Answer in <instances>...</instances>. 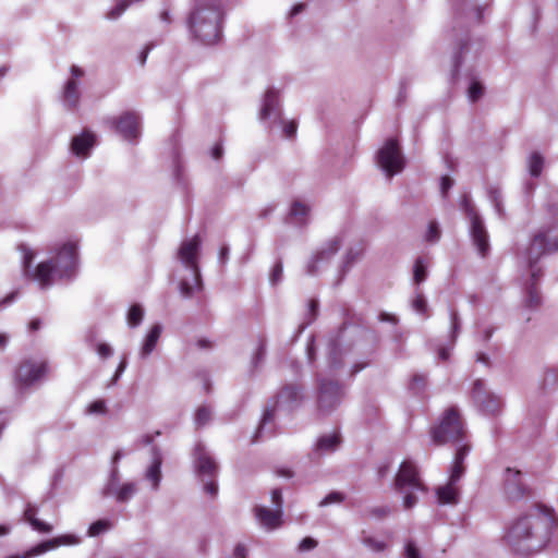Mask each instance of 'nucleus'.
<instances>
[{
  "label": "nucleus",
  "mask_w": 558,
  "mask_h": 558,
  "mask_svg": "<svg viewBox=\"0 0 558 558\" xmlns=\"http://www.w3.org/2000/svg\"><path fill=\"white\" fill-rule=\"evenodd\" d=\"M555 517L547 507H534L513 520L506 529L504 541L523 556L541 551L549 542Z\"/></svg>",
  "instance_id": "nucleus-1"
},
{
  "label": "nucleus",
  "mask_w": 558,
  "mask_h": 558,
  "mask_svg": "<svg viewBox=\"0 0 558 558\" xmlns=\"http://www.w3.org/2000/svg\"><path fill=\"white\" fill-rule=\"evenodd\" d=\"M20 250L25 275L37 282L41 289L49 288L57 279L72 278L76 272L77 245L75 242L63 243L58 247L54 257L39 263L33 270L31 265L35 253L26 245H21Z\"/></svg>",
  "instance_id": "nucleus-2"
},
{
  "label": "nucleus",
  "mask_w": 558,
  "mask_h": 558,
  "mask_svg": "<svg viewBox=\"0 0 558 558\" xmlns=\"http://www.w3.org/2000/svg\"><path fill=\"white\" fill-rule=\"evenodd\" d=\"M221 16L219 0H194L186 19L191 36L205 45L216 44L221 35Z\"/></svg>",
  "instance_id": "nucleus-3"
},
{
  "label": "nucleus",
  "mask_w": 558,
  "mask_h": 558,
  "mask_svg": "<svg viewBox=\"0 0 558 558\" xmlns=\"http://www.w3.org/2000/svg\"><path fill=\"white\" fill-rule=\"evenodd\" d=\"M199 246L201 240L195 235L184 240L178 251L181 267L187 271V276L182 277L179 284L180 293L184 298H191L202 287L198 267Z\"/></svg>",
  "instance_id": "nucleus-4"
},
{
  "label": "nucleus",
  "mask_w": 558,
  "mask_h": 558,
  "mask_svg": "<svg viewBox=\"0 0 558 558\" xmlns=\"http://www.w3.org/2000/svg\"><path fill=\"white\" fill-rule=\"evenodd\" d=\"M396 490L403 497V507L410 509L417 504L418 496L425 493L416 465L405 460L401 463L395 480Z\"/></svg>",
  "instance_id": "nucleus-5"
},
{
  "label": "nucleus",
  "mask_w": 558,
  "mask_h": 558,
  "mask_svg": "<svg viewBox=\"0 0 558 558\" xmlns=\"http://www.w3.org/2000/svg\"><path fill=\"white\" fill-rule=\"evenodd\" d=\"M259 120L267 128H271L276 124L282 125L283 134L288 138H292L296 133L295 121L286 122L281 118L279 93L274 88L267 89L263 97Z\"/></svg>",
  "instance_id": "nucleus-6"
},
{
  "label": "nucleus",
  "mask_w": 558,
  "mask_h": 558,
  "mask_svg": "<svg viewBox=\"0 0 558 558\" xmlns=\"http://www.w3.org/2000/svg\"><path fill=\"white\" fill-rule=\"evenodd\" d=\"M470 449L466 445L459 446L457 448V452L454 456V460L452 463L449 482L445 486H440L437 488V498L438 502L441 505H452L457 504L458 496H459V489L457 487L458 481L461 478L464 466L463 462L465 457L468 456Z\"/></svg>",
  "instance_id": "nucleus-7"
},
{
  "label": "nucleus",
  "mask_w": 558,
  "mask_h": 558,
  "mask_svg": "<svg viewBox=\"0 0 558 558\" xmlns=\"http://www.w3.org/2000/svg\"><path fill=\"white\" fill-rule=\"evenodd\" d=\"M462 435L463 423L454 408H449L444 413L439 425L432 433L434 442L438 445L458 441Z\"/></svg>",
  "instance_id": "nucleus-8"
},
{
  "label": "nucleus",
  "mask_w": 558,
  "mask_h": 558,
  "mask_svg": "<svg viewBox=\"0 0 558 558\" xmlns=\"http://www.w3.org/2000/svg\"><path fill=\"white\" fill-rule=\"evenodd\" d=\"M558 251V229L550 226L539 230L524 252V259L532 266L543 254Z\"/></svg>",
  "instance_id": "nucleus-9"
},
{
  "label": "nucleus",
  "mask_w": 558,
  "mask_h": 558,
  "mask_svg": "<svg viewBox=\"0 0 558 558\" xmlns=\"http://www.w3.org/2000/svg\"><path fill=\"white\" fill-rule=\"evenodd\" d=\"M460 206L470 219V234L472 241L478 253L484 257L489 251L488 234L484 223L468 196L462 198Z\"/></svg>",
  "instance_id": "nucleus-10"
},
{
  "label": "nucleus",
  "mask_w": 558,
  "mask_h": 558,
  "mask_svg": "<svg viewBox=\"0 0 558 558\" xmlns=\"http://www.w3.org/2000/svg\"><path fill=\"white\" fill-rule=\"evenodd\" d=\"M377 163L389 178L399 173L404 166L403 156L395 140H388L378 150Z\"/></svg>",
  "instance_id": "nucleus-11"
},
{
  "label": "nucleus",
  "mask_w": 558,
  "mask_h": 558,
  "mask_svg": "<svg viewBox=\"0 0 558 558\" xmlns=\"http://www.w3.org/2000/svg\"><path fill=\"white\" fill-rule=\"evenodd\" d=\"M271 501L275 510L259 506L255 508V517L258 524L266 531H274L282 525V494L280 489L271 492Z\"/></svg>",
  "instance_id": "nucleus-12"
},
{
  "label": "nucleus",
  "mask_w": 558,
  "mask_h": 558,
  "mask_svg": "<svg viewBox=\"0 0 558 558\" xmlns=\"http://www.w3.org/2000/svg\"><path fill=\"white\" fill-rule=\"evenodd\" d=\"M48 372L44 360H25L15 371V381L20 388H27L38 383Z\"/></svg>",
  "instance_id": "nucleus-13"
},
{
  "label": "nucleus",
  "mask_w": 558,
  "mask_h": 558,
  "mask_svg": "<svg viewBox=\"0 0 558 558\" xmlns=\"http://www.w3.org/2000/svg\"><path fill=\"white\" fill-rule=\"evenodd\" d=\"M137 492V485L134 482H119V470L112 468L109 480L102 488L105 497H113L118 502L129 501Z\"/></svg>",
  "instance_id": "nucleus-14"
},
{
  "label": "nucleus",
  "mask_w": 558,
  "mask_h": 558,
  "mask_svg": "<svg viewBox=\"0 0 558 558\" xmlns=\"http://www.w3.org/2000/svg\"><path fill=\"white\" fill-rule=\"evenodd\" d=\"M82 542V538L75 534H62L49 541H45L36 546L29 548L20 555H12L7 558H35L49 550L56 549L60 546H75Z\"/></svg>",
  "instance_id": "nucleus-15"
},
{
  "label": "nucleus",
  "mask_w": 558,
  "mask_h": 558,
  "mask_svg": "<svg viewBox=\"0 0 558 558\" xmlns=\"http://www.w3.org/2000/svg\"><path fill=\"white\" fill-rule=\"evenodd\" d=\"M343 397V390L332 380H320L318 393V410L322 414H327L336 409Z\"/></svg>",
  "instance_id": "nucleus-16"
},
{
  "label": "nucleus",
  "mask_w": 558,
  "mask_h": 558,
  "mask_svg": "<svg viewBox=\"0 0 558 558\" xmlns=\"http://www.w3.org/2000/svg\"><path fill=\"white\" fill-rule=\"evenodd\" d=\"M108 123L119 133L124 140L132 142L140 136L141 121L135 112H124L119 118H111Z\"/></svg>",
  "instance_id": "nucleus-17"
},
{
  "label": "nucleus",
  "mask_w": 558,
  "mask_h": 558,
  "mask_svg": "<svg viewBox=\"0 0 558 558\" xmlns=\"http://www.w3.org/2000/svg\"><path fill=\"white\" fill-rule=\"evenodd\" d=\"M472 397L476 407L484 414H494L500 409V398L488 392L485 389V385L482 380L474 381L472 388Z\"/></svg>",
  "instance_id": "nucleus-18"
},
{
  "label": "nucleus",
  "mask_w": 558,
  "mask_h": 558,
  "mask_svg": "<svg viewBox=\"0 0 558 558\" xmlns=\"http://www.w3.org/2000/svg\"><path fill=\"white\" fill-rule=\"evenodd\" d=\"M342 243L341 236H335L322 245V247L313 255L307 265V272L316 275L325 264L338 252Z\"/></svg>",
  "instance_id": "nucleus-19"
},
{
  "label": "nucleus",
  "mask_w": 558,
  "mask_h": 558,
  "mask_svg": "<svg viewBox=\"0 0 558 558\" xmlns=\"http://www.w3.org/2000/svg\"><path fill=\"white\" fill-rule=\"evenodd\" d=\"M300 398H301V392L296 387L289 386V387H286L284 389H282L280 391V393L278 395L276 408L267 409L264 412L262 423H260V428H259L258 433H262V430L265 428V426L268 423L272 422L276 409H281V408L289 409L293 404H295L300 400Z\"/></svg>",
  "instance_id": "nucleus-20"
},
{
  "label": "nucleus",
  "mask_w": 558,
  "mask_h": 558,
  "mask_svg": "<svg viewBox=\"0 0 558 558\" xmlns=\"http://www.w3.org/2000/svg\"><path fill=\"white\" fill-rule=\"evenodd\" d=\"M84 76V70L77 65L70 69V77L63 88V104L69 108H75L80 101V85Z\"/></svg>",
  "instance_id": "nucleus-21"
},
{
  "label": "nucleus",
  "mask_w": 558,
  "mask_h": 558,
  "mask_svg": "<svg viewBox=\"0 0 558 558\" xmlns=\"http://www.w3.org/2000/svg\"><path fill=\"white\" fill-rule=\"evenodd\" d=\"M194 462L198 475L206 477H216L218 466L211 456L202 444H196L194 448Z\"/></svg>",
  "instance_id": "nucleus-22"
},
{
  "label": "nucleus",
  "mask_w": 558,
  "mask_h": 558,
  "mask_svg": "<svg viewBox=\"0 0 558 558\" xmlns=\"http://www.w3.org/2000/svg\"><path fill=\"white\" fill-rule=\"evenodd\" d=\"M505 492L510 499H519L525 493L523 475L519 470L508 468L505 471Z\"/></svg>",
  "instance_id": "nucleus-23"
},
{
  "label": "nucleus",
  "mask_w": 558,
  "mask_h": 558,
  "mask_svg": "<svg viewBox=\"0 0 558 558\" xmlns=\"http://www.w3.org/2000/svg\"><path fill=\"white\" fill-rule=\"evenodd\" d=\"M163 327L161 324H154L144 336L138 357L142 360H146L156 349L157 343L161 337Z\"/></svg>",
  "instance_id": "nucleus-24"
},
{
  "label": "nucleus",
  "mask_w": 558,
  "mask_h": 558,
  "mask_svg": "<svg viewBox=\"0 0 558 558\" xmlns=\"http://www.w3.org/2000/svg\"><path fill=\"white\" fill-rule=\"evenodd\" d=\"M95 143V135L90 132L84 131L73 137L71 143V151L76 157L86 158L89 156V151L94 147Z\"/></svg>",
  "instance_id": "nucleus-25"
},
{
  "label": "nucleus",
  "mask_w": 558,
  "mask_h": 558,
  "mask_svg": "<svg viewBox=\"0 0 558 558\" xmlns=\"http://www.w3.org/2000/svg\"><path fill=\"white\" fill-rule=\"evenodd\" d=\"M340 445V437L338 434H327L320 436L313 448V454L317 458L329 454L338 449Z\"/></svg>",
  "instance_id": "nucleus-26"
},
{
  "label": "nucleus",
  "mask_w": 558,
  "mask_h": 558,
  "mask_svg": "<svg viewBox=\"0 0 558 558\" xmlns=\"http://www.w3.org/2000/svg\"><path fill=\"white\" fill-rule=\"evenodd\" d=\"M311 207L301 201H294L290 208V219L295 225H304L308 220Z\"/></svg>",
  "instance_id": "nucleus-27"
},
{
  "label": "nucleus",
  "mask_w": 558,
  "mask_h": 558,
  "mask_svg": "<svg viewBox=\"0 0 558 558\" xmlns=\"http://www.w3.org/2000/svg\"><path fill=\"white\" fill-rule=\"evenodd\" d=\"M161 457L158 452L154 453L153 462L146 471L145 477L150 482L151 488L157 489L161 480Z\"/></svg>",
  "instance_id": "nucleus-28"
},
{
  "label": "nucleus",
  "mask_w": 558,
  "mask_h": 558,
  "mask_svg": "<svg viewBox=\"0 0 558 558\" xmlns=\"http://www.w3.org/2000/svg\"><path fill=\"white\" fill-rule=\"evenodd\" d=\"M36 509L28 505L24 510V519L31 524L33 530L40 533H50L52 531V526L44 521H40L36 517Z\"/></svg>",
  "instance_id": "nucleus-29"
},
{
  "label": "nucleus",
  "mask_w": 558,
  "mask_h": 558,
  "mask_svg": "<svg viewBox=\"0 0 558 558\" xmlns=\"http://www.w3.org/2000/svg\"><path fill=\"white\" fill-rule=\"evenodd\" d=\"M113 527V521L109 519H100L93 522L87 531L89 537H96L109 532Z\"/></svg>",
  "instance_id": "nucleus-30"
},
{
  "label": "nucleus",
  "mask_w": 558,
  "mask_h": 558,
  "mask_svg": "<svg viewBox=\"0 0 558 558\" xmlns=\"http://www.w3.org/2000/svg\"><path fill=\"white\" fill-rule=\"evenodd\" d=\"M144 318V310L141 305L134 304L130 307L126 314V323L131 328L140 326Z\"/></svg>",
  "instance_id": "nucleus-31"
},
{
  "label": "nucleus",
  "mask_w": 558,
  "mask_h": 558,
  "mask_svg": "<svg viewBox=\"0 0 558 558\" xmlns=\"http://www.w3.org/2000/svg\"><path fill=\"white\" fill-rule=\"evenodd\" d=\"M543 166L544 159L539 154L533 153L530 155L527 159V167L531 175L538 177L542 172Z\"/></svg>",
  "instance_id": "nucleus-32"
},
{
  "label": "nucleus",
  "mask_w": 558,
  "mask_h": 558,
  "mask_svg": "<svg viewBox=\"0 0 558 558\" xmlns=\"http://www.w3.org/2000/svg\"><path fill=\"white\" fill-rule=\"evenodd\" d=\"M211 418V410L206 407H199L195 412L194 422L196 426L202 427L205 426Z\"/></svg>",
  "instance_id": "nucleus-33"
},
{
  "label": "nucleus",
  "mask_w": 558,
  "mask_h": 558,
  "mask_svg": "<svg viewBox=\"0 0 558 558\" xmlns=\"http://www.w3.org/2000/svg\"><path fill=\"white\" fill-rule=\"evenodd\" d=\"M441 235V231L437 221H430L428 223L424 239L426 242L436 243Z\"/></svg>",
  "instance_id": "nucleus-34"
},
{
  "label": "nucleus",
  "mask_w": 558,
  "mask_h": 558,
  "mask_svg": "<svg viewBox=\"0 0 558 558\" xmlns=\"http://www.w3.org/2000/svg\"><path fill=\"white\" fill-rule=\"evenodd\" d=\"M427 265L423 258L416 259L414 264V281L421 283L426 278Z\"/></svg>",
  "instance_id": "nucleus-35"
},
{
  "label": "nucleus",
  "mask_w": 558,
  "mask_h": 558,
  "mask_svg": "<svg viewBox=\"0 0 558 558\" xmlns=\"http://www.w3.org/2000/svg\"><path fill=\"white\" fill-rule=\"evenodd\" d=\"M363 544L374 553H381L386 549V543L371 536L363 537Z\"/></svg>",
  "instance_id": "nucleus-36"
},
{
  "label": "nucleus",
  "mask_w": 558,
  "mask_h": 558,
  "mask_svg": "<svg viewBox=\"0 0 558 558\" xmlns=\"http://www.w3.org/2000/svg\"><path fill=\"white\" fill-rule=\"evenodd\" d=\"M106 412H107V405H106L105 400H102V399L93 401L87 408V413H89V414L98 415V414H105Z\"/></svg>",
  "instance_id": "nucleus-37"
},
{
  "label": "nucleus",
  "mask_w": 558,
  "mask_h": 558,
  "mask_svg": "<svg viewBox=\"0 0 558 558\" xmlns=\"http://www.w3.org/2000/svg\"><path fill=\"white\" fill-rule=\"evenodd\" d=\"M404 556L405 558H422L421 550L413 541L405 542Z\"/></svg>",
  "instance_id": "nucleus-38"
},
{
  "label": "nucleus",
  "mask_w": 558,
  "mask_h": 558,
  "mask_svg": "<svg viewBox=\"0 0 558 558\" xmlns=\"http://www.w3.org/2000/svg\"><path fill=\"white\" fill-rule=\"evenodd\" d=\"M541 303V296L538 294V291L535 287H531L527 292V296L525 300V304L529 307H536Z\"/></svg>",
  "instance_id": "nucleus-39"
},
{
  "label": "nucleus",
  "mask_w": 558,
  "mask_h": 558,
  "mask_svg": "<svg viewBox=\"0 0 558 558\" xmlns=\"http://www.w3.org/2000/svg\"><path fill=\"white\" fill-rule=\"evenodd\" d=\"M483 94V87L478 82H472L469 87L468 96L471 101H476Z\"/></svg>",
  "instance_id": "nucleus-40"
},
{
  "label": "nucleus",
  "mask_w": 558,
  "mask_h": 558,
  "mask_svg": "<svg viewBox=\"0 0 558 558\" xmlns=\"http://www.w3.org/2000/svg\"><path fill=\"white\" fill-rule=\"evenodd\" d=\"M342 500H343L342 494H340L338 492H332L319 501V506L324 507V506L331 505V504H338V502H341Z\"/></svg>",
  "instance_id": "nucleus-41"
},
{
  "label": "nucleus",
  "mask_w": 558,
  "mask_h": 558,
  "mask_svg": "<svg viewBox=\"0 0 558 558\" xmlns=\"http://www.w3.org/2000/svg\"><path fill=\"white\" fill-rule=\"evenodd\" d=\"M412 307L415 312L424 314L427 310V304L424 296L416 294L415 299L412 301Z\"/></svg>",
  "instance_id": "nucleus-42"
},
{
  "label": "nucleus",
  "mask_w": 558,
  "mask_h": 558,
  "mask_svg": "<svg viewBox=\"0 0 558 558\" xmlns=\"http://www.w3.org/2000/svg\"><path fill=\"white\" fill-rule=\"evenodd\" d=\"M96 352H97V354H98L100 357H102V359H107V357H109V356H111V355H112L113 350H112V348H111L109 344H107V343H98V344L96 345Z\"/></svg>",
  "instance_id": "nucleus-43"
},
{
  "label": "nucleus",
  "mask_w": 558,
  "mask_h": 558,
  "mask_svg": "<svg viewBox=\"0 0 558 558\" xmlns=\"http://www.w3.org/2000/svg\"><path fill=\"white\" fill-rule=\"evenodd\" d=\"M317 546V542L311 537H305L301 541L299 544V549L301 551H308L311 549H314Z\"/></svg>",
  "instance_id": "nucleus-44"
},
{
  "label": "nucleus",
  "mask_w": 558,
  "mask_h": 558,
  "mask_svg": "<svg viewBox=\"0 0 558 558\" xmlns=\"http://www.w3.org/2000/svg\"><path fill=\"white\" fill-rule=\"evenodd\" d=\"M282 266L280 263L276 264L272 268L271 275H270V282L272 284L278 283L282 278Z\"/></svg>",
  "instance_id": "nucleus-45"
},
{
  "label": "nucleus",
  "mask_w": 558,
  "mask_h": 558,
  "mask_svg": "<svg viewBox=\"0 0 558 558\" xmlns=\"http://www.w3.org/2000/svg\"><path fill=\"white\" fill-rule=\"evenodd\" d=\"M204 489L210 496H215L217 493V484L215 477H208V481L204 484Z\"/></svg>",
  "instance_id": "nucleus-46"
},
{
  "label": "nucleus",
  "mask_w": 558,
  "mask_h": 558,
  "mask_svg": "<svg viewBox=\"0 0 558 558\" xmlns=\"http://www.w3.org/2000/svg\"><path fill=\"white\" fill-rule=\"evenodd\" d=\"M450 320H451V331H452V336L456 337L458 331H459V328H460V323H459V318H458V315L457 313L454 312H451L450 314Z\"/></svg>",
  "instance_id": "nucleus-47"
},
{
  "label": "nucleus",
  "mask_w": 558,
  "mask_h": 558,
  "mask_svg": "<svg viewBox=\"0 0 558 558\" xmlns=\"http://www.w3.org/2000/svg\"><path fill=\"white\" fill-rule=\"evenodd\" d=\"M362 254V248L357 251L350 250L345 255V266L352 264Z\"/></svg>",
  "instance_id": "nucleus-48"
},
{
  "label": "nucleus",
  "mask_w": 558,
  "mask_h": 558,
  "mask_svg": "<svg viewBox=\"0 0 558 558\" xmlns=\"http://www.w3.org/2000/svg\"><path fill=\"white\" fill-rule=\"evenodd\" d=\"M490 197H492V201L494 202L496 211L498 213V215L501 216L502 210H501V206H500L499 193L497 191H494V192H492Z\"/></svg>",
  "instance_id": "nucleus-49"
},
{
  "label": "nucleus",
  "mask_w": 558,
  "mask_h": 558,
  "mask_svg": "<svg viewBox=\"0 0 558 558\" xmlns=\"http://www.w3.org/2000/svg\"><path fill=\"white\" fill-rule=\"evenodd\" d=\"M247 550L244 545L238 544L234 548L233 556L235 558H246Z\"/></svg>",
  "instance_id": "nucleus-50"
},
{
  "label": "nucleus",
  "mask_w": 558,
  "mask_h": 558,
  "mask_svg": "<svg viewBox=\"0 0 558 558\" xmlns=\"http://www.w3.org/2000/svg\"><path fill=\"white\" fill-rule=\"evenodd\" d=\"M452 184H453V182L450 178L442 177L441 182H440V189H441L442 194H446L448 192V190L451 189Z\"/></svg>",
  "instance_id": "nucleus-51"
},
{
  "label": "nucleus",
  "mask_w": 558,
  "mask_h": 558,
  "mask_svg": "<svg viewBox=\"0 0 558 558\" xmlns=\"http://www.w3.org/2000/svg\"><path fill=\"white\" fill-rule=\"evenodd\" d=\"M304 8H305V5L303 3H298V4L293 5L289 12V16L293 17V16L298 15L299 13H301L304 10Z\"/></svg>",
  "instance_id": "nucleus-52"
},
{
  "label": "nucleus",
  "mask_w": 558,
  "mask_h": 558,
  "mask_svg": "<svg viewBox=\"0 0 558 558\" xmlns=\"http://www.w3.org/2000/svg\"><path fill=\"white\" fill-rule=\"evenodd\" d=\"M16 293L12 292L8 296L0 300V307L11 304L15 300Z\"/></svg>",
  "instance_id": "nucleus-53"
},
{
  "label": "nucleus",
  "mask_w": 558,
  "mask_h": 558,
  "mask_svg": "<svg viewBox=\"0 0 558 558\" xmlns=\"http://www.w3.org/2000/svg\"><path fill=\"white\" fill-rule=\"evenodd\" d=\"M126 368V362L123 360L120 362L118 368H117V372L114 374V378L113 380L117 381L119 379V377L122 375V373L125 371Z\"/></svg>",
  "instance_id": "nucleus-54"
},
{
  "label": "nucleus",
  "mask_w": 558,
  "mask_h": 558,
  "mask_svg": "<svg viewBox=\"0 0 558 558\" xmlns=\"http://www.w3.org/2000/svg\"><path fill=\"white\" fill-rule=\"evenodd\" d=\"M222 155V146L220 144H216L211 149V156L214 159H219Z\"/></svg>",
  "instance_id": "nucleus-55"
},
{
  "label": "nucleus",
  "mask_w": 558,
  "mask_h": 558,
  "mask_svg": "<svg viewBox=\"0 0 558 558\" xmlns=\"http://www.w3.org/2000/svg\"><path fill=\"white\" fill-rule=\"evenodd\" d=\"M389 509L388 508H385V507H381V508H375L372 510V514L373 515H377V517H384L386 515L387 513H389Z\"/></svg>",
  "instance_id": "nucleus-56"
},
{
  "label": "nucleus",
  "mask_w": 558,
  "mask_h": 558,
  "mask_svg": "<svg viewBox=\"0 0 558 558\" xmlns=\"http://www.w3.org/2000/svg\"><path fill=\"white\" fill-rule=\"evenodd\" d=\"M337 351H338L337 345L332 344V347L330 349V352H329L330 361H331L332 366L337 365Z\"/></svg>",
  "instance_id": "nucleus-57"
},
{
  "label": "nucleus",
  "mask_w": 558,
  "mask_h": 558,
  "mask_svg": "<svg viewBox=\"0 0 558 558\" xmlns=\"http://www.w3.org/2000/svg\"><path fill=\"white\" fill-rule=\"evenodd\" d=\"M124 456L123 451L121 450H118L114 452L113 457H112V463H113V466L112 468H118L117 466V463L120 461V459Z\"/></svg>",
  "instance_id": "nucleus-58"
},
{
  "label": "nucleus",
  "mask_w": 558,
  "mask_h": 558,
  "mask_svg": "<svg viewBox=\"0 0 558 558\" xmlns=\"http://www.w3.org/2000/svg\"><path fill=\"white\" fill-rule=\"evenodd\" d=\"M11 532V526L8 524H0V537L8 535Z\"/></svg>",
  "instance_id": "nucleus-59"
},
{
  "label": "nucleus",
  "mask_w": 558,
  "mask_h": 558,
  "mask_svg": "<svg viewBox=\"0 0 558 558\" xmlns=\"http://www.w3.org/2000/svg\"><path fill=\"white\" fill-rule=\"evenodd\" d=\"M40 325H41L40 319H33L29 323V329L33 330V331H36V330H38L40 328Z\"/></svg>",
  "instance_id": "nucleus-60"
},
{
  "label": "nucleus",
  "mask_w": 558,
  "mask_h": 558,
  "mask_svg": "<svg viewBox=\"0 0 558 558\" xmlns=\"http://www.w3.org/2000/svg\"><path fill=\"white\" fill-rule=\"evenodd\" d=\"M8 336L5 333H0V350H3L8 343Z\"/></svg>",
  "instance_id": "nucleus-61"
},
{
  "label": "nucleus",
  "mask_w": 558,
  "mask_h": 558,
  "mask_svg": "<svg viewBox=\"0 0 558 558\" xmlns=\"http://www.w3.org/2000/svg\"><path fill=\"white\" fill-rule=\"evenodd\" d=\"M448 356H449V350L446 348H441L439 350V357L445 361L448 359Z\"/></svg>",
  "instance_id": "nucleus-62"
},
{
  "label": "nucleus",
  "mask_w": 558,
  "mask_h": 558,
  "mask_svg": "<svg viewBox=\"0 0 558 558\" xmlns=\"http://www.w3.org/2000/svg\"><path fill=\"white\" fill-rule=\"evenodd\" d=\"M150 47H146V49L141 54V63L144 64L147 58V53L149 51Z\"/></svg>",
  "instance_id": "nucleus-63"
},
{
  "label": "nucleus",
  "mask_w": 558,
  "mask_h": 558,
  "mask_svg": "<svg viewBox=\"0 0 558 558\" xmlns=\"http://www.w3.org/2000/svg\"><path fill=\"white\" fill-rule=\"evenodd\" d=\"M160 17L162 21L169 23L170 22V17H169V12L168 11H163L161 14H160Z\"/></svg>",
  "instance_id": "nucleus-64"
}]
</instances>
